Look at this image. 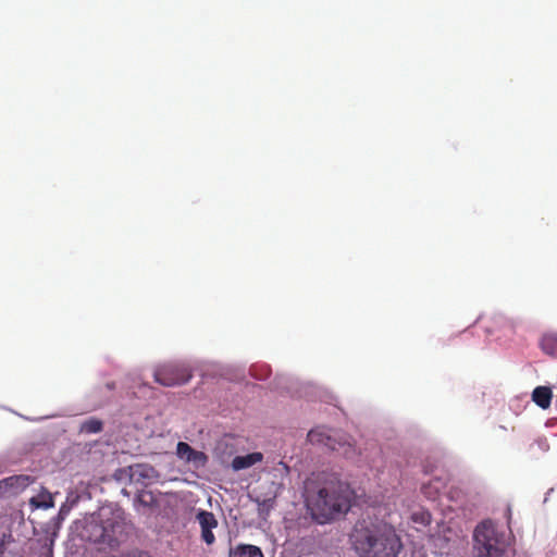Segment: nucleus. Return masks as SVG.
<instances>
[{
	"instance_id": "f257e3e1",
	"label": "nucleus",
	"mask_w": 557,
	"mask_h": 557,
	"mask_svg": "<svg viewBox=\"0 0 557 557\" xmlns=\"http://www.w3.org/2000/svg\"><path fill=\"white\" fill-rule=\"evenodd\" d=\"M351 491L346 483L324 473L313 474L305 482L307 510L318 523L330 522L350 508Z\"/></svg>"
},
{
	"instance_id": "f03ea898",
	"label": "nucleus",
	"mask_w": 557,
	"mask_h": 557,
	"mask_svg": "<svg viewBox=\"0 0 557 557\" xmlns=\"http://www.w3.org/2000/svg\"><path fill=\"white\" fill-rule=\"evenodd\" d=\"M349 540L358 557H398L403 549V542L396 529L379 519L359 520Z\"/></svg>"
},
{
	"instance_id": "7ed1b4c3",
	"label": "nucleus",
	"mask_w": 557,
	"mask_h": 557,
	"mask_svg": "<svg viewBox=\"0 0 557 557\" xmlns=\"http://www.w3.org/2000/svg\"><path fill=\"white\" fill-rule=\"evenodd\" d=\"M126 535L127 524L120 513H115L112 518L101 522H88L83 534L87 541L99 545V549L117 548L125 541Z\"/></svg>"
},
{
	"instance_id": "20e7f679",
	"label": "nucleus",
	"mask_w": 557,
	"mask_h": 557,
	"mask_svg": "<svg viewBox=\"0 0 557 557\" xmlns=\"http://www.w3.org/2000/svg\"><path fill=\"white\" fill-rule=\"evenodd\" d=\"M505 534L492 520L480 522L473 531V549L476 557H502L506 552Z\"/></svg>"
},
{
	"instance_id": "39448f33",
	"label": "nucleus",
	"mask_w": 557,
	"mask_h": 557,
	"mask_svg": "<svg viewBox=\"0 0 557 557\" xmlns=\"http://www.w3.org/2000/svg\"><path fill=\"white\" fill-rule=\"evenodd\" d=\"M156 381L164 386H174L187 383L191 379L188 368L180 364H163L154 371Z\"/></svg>"
},
{
	"instance_id": "423d86ee",
	"label": "nucleus",
	"mask_w": 557,
	"mask_h": 557,
	"mask_svg": "<svg viewBox=\"0 0 557 557\" xmlns=\"http://www.w3.org/2000/svg\"><path fill=\"white\" fill-rule=\"evenodd\" d=\"M196 520L201 529L202 541L208 545H212L215 542V536L212 530L218 527L215 516L211 511L200 510L196 515Z\"/></svg>"
},
{
	"instance_id": "0eeeda50",
	"label": "nucleus",
	"mask_w": 557,
	"mask_h": 557,
	"mask_svg": "<svg viewBox=\"0 0 557 557\" xmlns=\"http://www.w3.org/2000/svg\"><path fill=\"white\" fill-rule=\"evenodd\" d=\"M34 482L29 475L20 474L5 478L0 481V496L9 494H18Z\"/></svg>"
},
{
	"instance_id": "6e6552de",
	"label": "nucleus",
	"mask_w": 557,
	"mask_h": 557,
	"mask_svg": "<svg viewBox=\"0 0 557 557\" xmlns=\"http://www.w3.org/2000/svg\"><path fill=\"white\" fill-rule=\"evenodd\" d=\"M263 456L261 453H251L245 456H236L232 461V468L235 471L247 469L260 462Z\"/></svg>"
},
{
	"instance_id": "1a4fd4ad",
	"label": "nucleus",
	"mask_w": 557,
	"mask_h": 557,
	"mask_svg": "<svg viewBox=\"0 0 557 557\" xmlns=\"http://www.w3.org/2000/svg\"><path fill=\"white\" fill-rule=\"evenodd\" d=\"M553 398V391L547 386H537L533 389L532 400L542 409H547L550 406Z\"/></svg>"
},
{
	"instance_id": "9d476101",
	"label": "nucleus",
	"mask_w": 557,
	"mask_h": 557,
	"mask_svg": "<svg viewBox=\"0 0 557 557\" xmlns=\"http://www.w3.org/2000/svg\"><path fill=\"white\" fill-rule=\"evenodd\" d=\"M540 346L546 355L557 358V332L543 334Z\"/></svg>"
},
{
	"instance_id": "9b49d317",
	"label": "nucleus",
	"mask_w": 557,
	"mask_h": 557,
	"mask_svg": "<svg viewBox=\"0 0 557 557\" xmlns=\"http://www.w3.org/2000/svg\"><path fill=\"white\" fill-rule=\"evenodd\" d=\"M444 487V481L438 478H435L430 482L423 484L421 491L426 498L435 500Z\"/></svg>"
},
{
	"instance_id": "f8f14e48",
	"label": "nucleus",
	"mask_w": 557,
	"mask_h": 557,
	"mask_svg": "<svg viewBox=\"0 0 557 557\" xmlns=\"http://www.w3.org/2000/svg\"><path fill=\"white\" fill-rule=\"evenodd\" d=\"M230 557H264L262 550L255 545L240 544L231 549Z\"/></svg>"
},
{
	"instance_id": "ddd939ff",
	"label": "nucleus",
	"mask_w": 557,
	"mask_h": 557,
	"mask_svg": "<svg viewBox=\"0 0 557 557\" xmlns=\"http://www.w3.org/2000/svg\"><path fill=\"white\" fill-rule=\"evenodd\" d=\"M103 423L101 420L96 418H89L84 421L81 425V432L86 434H95L102 431Z\"/></svg>"
},
{
	"instance_id": "4468645a",
	"label": "nucleus",
	"mask_w": 557,
	"mask_h": 557,
	"mask_svg": "<svg viewBox=\"0 0 557 557\" xmlns=\"http://www.w3.org/2000/svg\"><path fill=\"white\" fill-rule=\"evenodd\" d=\"M194 448L185 442H178L176 446V454L180 458L188 461V457L194 454Z\"/></svg>"
},
{
	"instance_id": "2eb2a0df",
	"label": "nucleus",
	"mask_w": 557,
	"mask_h": 557,
	"mask_svg": "<svg viewBox=\"0 0 557 557\" xmlns=\"http://www.w3.org/2000/svg\"><path fill=\"white\" fill-rule=\"evenodd\" d=\"M154 469L152 467L138 465L136 466V469L134 471V474H137L138 476L143 479H151L153 476Z\"/></svg>"
},
{
	"instance_id": "dca6fc26",
	"label": "nucleus",
	"mask_w": 557,
	"mask_h": 557,
	"mask_svg": "<svg viewBox=\"0 0 557 557\" xmlns=\"http://www.w3.org/2000/svg\"><path fill=\"white\" fill-rule=\"evenodd\" d=\"M496 325L500 329H504V330H508L510 332H515L516 330V323L512 321V320H508L506 318H498L496 321H495Z\"/></svg>"
},
{
	"instance_id": "f3484780",
	"label": "nucleus",
	"mask_w": 557,
	"mask_h": 557,
	"mask_svg": "<svg viewBox=\"0 0 557 557\" xmlns=\"http://www.w3.org/2000/svg\"><path fill=\"white\" fill-rule=\"evenodd\" d=\"M206 460H207L206 454L202 451H198V450H194V454L191 455V457H188V461H194V462H197V461L205 462Z\"/></svg>"
},
{
	"instance_id": "a211bd4d",
	"label": "nucleus",
	"mask_w": 557,
	"mask_h": 557,
	"mask_svg": "<svg viewBox=\"0 0 557 557\" xmlns=\"http://www.w3.org/2000/svg\"><path fill=\"white\" fill-rule=\"evenodd\" d=\"M319 435H320V434H319L318 432H315V431L311 430V431L308 433V440H309L310 442H312V443H313V442H315V441H320V440L318 438V436H319Z\"/></svg>"
},
{
	"instance_id": "6ab92c4d",
	"label": "nucleus",
	"mask_w": 557,
	"mask_h": 557,
	"mask_svg": "<svg viewBox=\"0 0 557 557\" xmlns=\"http://www.w3.org/2000/svg\"><path fill=\"white\" fill-rule=\"evenodd\" d=\"M145 496H146V495H145V494H143V495H140V496L138 497V499H139V502H140L141 504H144V505H148V502L145 499Z\"/></svg>"
},
{
	"instance_id": "aec40b11",
	"label": "nucleus",
	"mask_w": 557,
	"mask_h": 557,
	"mask_svg": "<svg viewBox=\"0 0 557 557\" xmlns=\"http://www.w3.org/2000/svg\"><path fill=\"white\" fill-rule=\"evenodd\" d=\"M147 496L152 500V495L150 493H148Z\"/></svg>"
}]
</instances>
